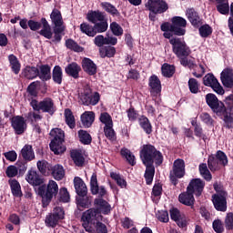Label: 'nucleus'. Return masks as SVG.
I'll list each match as a JSON object with an SVG mask.
<instances>
[{
	"mask_svg": "<svg viewBox=\"0 0 233 233\" xmlns=\"http://www.w3.org/2000/svg\"><path fill=\"white\" fill-rule=\"evenodd\" d=\"M140 158L145 167L154 165V163L157 167L163 164V154H161L156 147L150 144L142 147V149L140 150Z\"/></svg>",
	"mask_w": 233,
	"mask_h": 233,
	"instance_id": "1",
	"label": "nucleus"
},
{
	"mask_svg": "<svg viewBox=\"0 0 233 233\" xmlns=\"http://www.w3.org/2000/svg\"><path fill=\"white\" fill-rule=\"evenodd\" d=\"M81 220L85 230L92 232V225H96V221H103V215L98 208H91L82 214Z\"/></svg>",
	"mask_w": 233,
	"mask_h": 233,
	"instance_id": "2",
	"label": "nucleus"
},
{
	"mask_svg": "<svg viewBox=\"0 0 233 233\" xmlns=\"http://www.w3.org/2000/svg\"><path fill=\"white\" fill-rule=\"evenodd\" d=\"M50 19L52 24L54 25V36H53V43H60L63 36L61 34L65 32V25L63 22V15H61V11L58 9H53Z\"/></svg>",
	"mask_w": 233,
	"mask_h": 233,
	"instance_id": "3",
	"label": "nucleus"
},
{
	"mask_svg": "<svg viewBox=\"0 0 233 233\" xmlns=\"http://www.w3.org/2000/svg\"><path fill=\"white\" fill-rule=\"evenodd\" d=\"M206 103L211 108L212 112L217 114V116H223L225 117V120L228 119L230 116H228V113L227 112V106H225V104L219 99H218V96L212 93H208L206 95Z\"/></svg>",
	"mask_w": 233,
	"mask_h": 233,
	"instance_id": "4",
	"label": "nucleus"
},
{
	"mask_svg": "<svg viewBox=\"0 0 233 233\" xmlns=\"http://www.w3.org/2000/svg\"><path fill=\"white\" fill-rule=\"evenodd\" d=\"M57 192H59V186H57V182L54 180L48 182L47 188H46L45 186L38 188V194L42 198L43 205H48L55 196H57Z\"/></svg>",
	"mask_w": 233,
	"mask_h": 233,
	"instance_id": "5",
	"label": "nucleus"
},
{
	"mask_svg": "<svg viewBox=\"0 0 233 233\" xmlns=\"http://www.w3.org/2000/svg\"><path fill=\"white\" fill-rule=\"evenodd\" d=\"M169 43L172 45L173 54L176 55L178 59L188 57V56L192 54L190 47H188L187 43L181 38L172 37L169 39Z\"/></svg>",
	"mask_w": 233,
	"mask_h": 233,
	"instance_id": "6",
	"label": "nucleus"
},
{
	"mask_svg": "<svg viewBox=\"0 0 233 233\" xmlns=\"http://www.w3.org/2000/svg\"><path fill=\"white\" fill-rule=\"evenodd\" d=\"M30 106H32L33 110H35L36 112L42 111L46 114H50V116H54V113L56 112L54 100H52L50 97H46L40 102H38L36 99H32Z\"/></svg>",
	"mask_w": 233,
	"mask_h": 233,
	"instance_id": "7",
	"label": "nucleus"
},
{
	"mask_svg": "<svg viewBox=\"0 0 233 233\" xmlns=\"http://www.w3.org/2000/svg\"><path fill=\"white\" fill-rule=\"evenodd\" d=\"M214 188L217 194L213 195L212 202L216 208L219 212H227V192L220 190L218 183L214 184Z\"/></svg>",
	"mask_w": 233,
	"mask_h": 233,
	"instance_id": "8",
	"label": "nucleus"
},
{
	"mask_svg": "<svg viewBox=\"0 0 233 233\" xmlns=\"http://www.w3.org/2000/svg\"><path fill=\"white\" fill-rule=\"evenodd\" d=\"M185 176V160L177 159L173 163V169L170 172V181L175 186L177 185V179H181Z\"/></svg>",
	"mask_w": 233,
	"mask_h": 233,
	"instance_id": "9",
	"label": "nucleus"
},
{
	"mask_svg": "<svg viewBox=\"0 0 233 233\" xmlns=\"http://www.w3.org/2000/svg\"><path fill=\"white\" fill-rule=\"evenodd\" d=\"M64 218L65 210L61 207H56L54 208L53 213L46 217V227H56L59 220L64 219Z\"/></svg>",
	"mask_w": 233,
	"mask_h": 233,
	"instance_id": "10",
	"label": "nucleus"
},
{
	"mask_svg": "<svg viewBox=\"0 0 233 233\" xmlns=\"http://www.w3.org/2000/svg\"><path fill=\"white\" fill-rule=\"evenodd\" d=\"M146 8L154 14H165L168 10V4L165 0H147Z\"/></svg>",
	"mask_w": 233,
	"mask_h": 233,
	"instance_id": "11",
	"label": "nucleus"
},
{
	"mask_svg": "<svg viewBox=\"0 0 233 233\" xmlns=\"http://www.w3.org/2000/svg\"><path fill=\"white\" fill-rule=\"evenodd\" d=\"M203 83L205 86H210L216 94H218L219 96H223V94H225V89H223V86H221L218 78H216L212 74H207L203 77Z\"/></svg>",
	"mask_w": 233,
	"mask_h": 233,
	"instance_id": "12",
	"label": "nucleus"
},
{
	"mask_svg": "<svg viewBox=\"0 0 233 233\" xmlns=\"http://www.w3.org/2000/svg\"><path fill=\"white\" fill-rule=\"evenodd\" d=\"M171 30L176 35H185L187 30V20L181 16H175L172 18Z\"/></svg>",
	"mask_w": 233,
	"mask_h": 233,
	"instance_id": "13",
	"label": "nucleus"
},
{
	"mask_svg": "<svg viewBox=\"0 0 233 233\" xmlns=\"http://www.w3.org/2000/svg\"><path fill=\"white\" fill-rule=\"evenodd\" d=\"M205 188V181L201 178H193L190 180L187 190L191 194H195L197 198H199L201 194H203V190Z\"/></svg>",
	"mask_w": 233,
	"mask_h": 233,
	"instance_id": "14",
	"label": "nucleus"
},
{
	"mask_svg": "<svg viewBox=\"0 0 233 233\" xmlns=\"http://www.w3.org/2000/svg\"><path fill=\"white\" fill-rule=\"evenodd\" d=\"M80 99L83 105H92L93 106L99 103V93L96 92L92 95L91 89H86L84 93L81 95Z\"/></svg>",
	"mask_w": 233,
	"mask_h": 233,
	"instance_id": "15",
	"label": "nucleus"
},
{
	"mask_svg": "<svg viewBox=\"0 0 233 233\" xmlns=\"http://www.w3.org/2000/svg\"><path fill=\"white\" fill-rule=\"evenodd\" d=\"M11 124L15 134H17L18 136H20V134H23L25 130H26V121L23 116H14L11 119Z\"/></svg>",
	"mask_w": 233,
	"mask_h": 233,
	"instance_id": "16",
	"label": "nucleus"
},
{
	"mask_svg": "<svg viewBox=\"0 0 233 233\" xmlns=\"http://www.w3.org/2000/svg\"><path fill=\"white\" fill-rule=\"evenodd\" d=\"M25 180L33 187H39L40 185H43V177H41V175H39V173H37L35 169H30L27 172Z\"/></svg>",
	"mask_w": 233,
	"mask_h": 233,
	"instance_id": "17",
	"label": "nucleus"
},
{
	"mask_svg": "<svg viewBox=\"0 0 233 233\" xmlns=\"http://www.w3.org/2000/svg\"><path fill=\"white\" fill-rule=\"evenodd\" d=\"M90 187L91 194H93V196H97V194H99L101 198H103V196H106V189L105 188V187L102 186L99 187V185L97 184V175H92L90 180Z\"/></svg>",
	"mask_w": 233,
	"mask_h": 233,
	"instance_id": "18",
	"label": "nucleus"
},
{
	"mask_svg": "<svg viewBox=\"0 0 233 233\" xmlns=\"http://www.w3.org/2000/svg\"><path fill=\"white\" fill-rule=\"evenodd\" d=\"M170 218L173 221H176L177 225L181 228L187 226V217L181 215L177 208H172L170 210Z\"/></svg>",
	"mask_w": 233,
	"mask_h": 233,
	"instance_id": "19",
	"label": "nucleus"
},
{
	"mask_svg": "<svg viewBox=\"0 0 233 233\" xmlns=\"http://www.w3.org/2000/svg\"><path fill=\"white\" fill-rule=\"evenodd\" d=\"M74 186L76 192L78 196L85 198L86 196L88 189L86 188V184H85V181L81 179L79 177H76L74 178Z\"/></svg>",
	"mask_w": 233,
	"mask_h": 233,
	"instance_id": "20",
	"label": "nucleus"
},
{
	"mask_svg": "<svg viewBox=\"0 0 233 233\" xmlns=\"http://www.w3.org/2000/svg\"><path fill=\"white\" fill-rule=\"evenodd\" d=\"M82 67L84 72L88 74V76H96L97 74V66L94 63V61L89 58H84L82 61Z\"/></svg>",
	"mask_w": 233,
	"mask_h": 233,
	"instance_id": "21",
	"label": "nucleus"
},
{
	"mask_svg": "<svg viewBox=\"0 0 233 233\" xmlns=\"http://www.w3.org/2000/svg\"><path fill=\"white\" fill-rule=\"evenodd\" d=\"M41 23L42 29L39 31V35L46 37V39H52V37H54V29L52 31V27L46 18H41Z\"/></svg>",
	"mask_w": 233,
	"mask_h": 233,
	"instance_id": "22",
	"label": "nucleus"
},
{
	"mask_svg": "<svg viewBox=\"0 0 233 233\" xmlns=\"http://www.w3.org/2000/svg\"><path fill=\"white\" fill-rule=\"evenodd\" d=\"M221 81L226 88H233V70L224 69L221 73Z\"/></svg>",
	"mask_w": 233,
	"mask_h": 233,
	"instance_id": "23",
	"label": "nucleus"
},
{
	"mask_svg": "<svg viewBox=\"0 0 233 233\" xmlns=\"http://www.w3.org/2000/svg\"><path fill=\"white\" fill-rule=\"evenodd\" d=\"M186 15L193 26H199L201 25V18L195 8L187 9Z\"/></svg>",
	"mask_w": 233,
	"mask_h": 233,
	"instance_id": "24",
	"label": "nucleus"
},
{
	"mask_svg": "<svg viewBox=\"0 0 233 233\" xmlns=\"http://www.w3.org/2000/svg\"><path fill=\"white\" fill-rule=\"evenodd\" d=\"M149 88L151 94H161V80L157 76L153 75L149 77Z\"/></svg>",
	"mask_w": 233,
	"mask_h": 233,
	"instance_id": "25",
	"label": "nucleus"
},
{
	"mask_svg": "<svg viewBox=\"0 0 233 233\" xmlns=\"http://www.w3.org/2000/svg\"><path fill=\"white\" fill-rule=\"evenodd\" d=\"M86 19L89 23L96 25V23H100L106 19L105 13L101 11H89L86 15Z\"/></svg>",
	"mask_w": 233,
	"mask_h": 233,
	"instance_id": "26",
	"label": "nucleus"
},
{
	"mask_svg": "<svg viewBox=\"0 0 233 233\" xmlns=\"http://www.w3.org/2000/svg\"><path fill=\"white\" fill-rule=\"evenodd\" d=\"M96 208L99 210L100 214H110V210H112V207H110V204L106 202L103 198H96L94 201Z\"/></svg>",
	"mask_w": 233,
	"mask_h": 233,
	"instance_id": "27",
	"label": "nucleus"
},
{
	"mask_svg": "<svg viewBox=\"0 0 233 233\" xmlns=\"http://www.w3.org/2000/svg\"><path fill=\"white\" fill-rule=\"evenodd\" d=\"M66 74L74 77V79H77L79 77V73L81 72V66L77 65V63H71L65 68Z\"/></svg>",
	"mask_w": 233,
	"mask_h": 233,
	"instance_id": "28",
	"label": "nucleus"
},
{
	"mask_svg": "<svg viewBox=\"0 0 233 233\" xmlns=\"http://www.w3.org/2000/svg\"><path fill=\"white\" fill-rule=\"evenodd\" d=\"M63 143H65V140L51 141V143L49 144L50 149L56 156L64 154V152L66 150V147H65Z\"/></svg>",
	"mask_w": 233,
	"mask_h": 233,
	"instance_id": "29",
	"label": "nucleus"
},
{
	"mask_svg": "<svg viewBox=\"0 0 233 233\" xmlns=\"http://www.w3.org/2000/svg\"><path fill=\"white\" fill-rule=\"evenodd\" d=\"M36 167L43 176H50L52 174V165L46 160H39Z\"/></svg>",
	"mask_w": 233,
	"mask_h": 233,
	"instance_id": "30",
	"label": "nucleus"
},
{
	"mask_svg": "<svg viewBox=\"0 0 233 233\" xmlns=\"http://www.w3.org/2000/svg\"><path fill=\"white\" fill-rule=\"evenodd\" d=\"M94 119H96V115H94V112L92 111H86L81 116L82 125H84L86 128H90V127H92V123H94Z\"/></svg>",
	"mask_w": 233,
	"mask_h": 233,
	"instance_id": "31",
	"label": "nucleus"
},
{
	"mask_svg": "<svg viewBox=\"0 0 233 233\" xmlns=\"http://www.w3.org/2000/svg\"><path fill=\"white\" fill-rule=\"evenodd\" d=\"M178 201H180L183 205H187V207H192L195 201L194 194L187 190V192L179 195Z\"/></svg>",
	"mask_w": 233,
	"mask_h": 233,
	"instance_id": "32",
	"label": "nucleus"
},
{
	"mask_svg": "<svg viewBox=\"0 0 233 233\" xmlns=\"http://www.w3.org/2000/svg\"><path fill=\"white\" fill-rule=\"evenodd\" d=\"M22 76L25 79H35L39 76V69L35 66H26L23 69Z\"/></svg>",
	"mask_w": 233,
	"mask_h": 233,
	"instance_id": "33",
	"label": "nucleus"
},
{
	"mask_svg": "<svg viewBox=\"0 0 233 233\" xmlns=\"http://www.w3.org/2000/svg\"><path fill=\"white\" fill-rule=\"evenodd\" d=\"M21 156L25 161H32L35 157V154L34 153V148H32V146L25 145L21 149Z\"/></svg>",
	"mask_w": 233,
	"mask_h": 233,
	"instance_id": "34",
	"label": "nucleus"
},
{
	"mask_svg": "<svg viewBox=\"0 0 233 233\" xmlns=\"http://www.w3.org/2000/svg\"><path fill=\"white\" fill-rule=\"evenodd\" d=\"M37 76L41 81H48L52 78V75L50 74V67L48 65L40 66L38 69Z\"/></svg>",
	"mask_w": 233,
	"mask_h": 233,
	"instance_id": "35",
	"label": "nucleus"
},
{
	"mask_svg": "<svg viewBox=\"0 0 233 233\" xmlns=\"http://www.w3.org/2000/svg\"><path fill=\"white\" fill-rule=\"evenodd\" d=\"M51 174L56 181H61L65 177V168L63 166L56 164L51 167Z\"/></svg>",
	"mask_w": 233,
	"mask_h": 233,
	"instance_id": "36",
	"label": "nucleus"
},
{
	"mask_svg": "<svg viewBox=\"0 0 233 233\" xmlns=\"http://www.w3.org/2000/svg\"><path fill=\"white\" fill-rule=\"evenodd\" d=\"M217 10L222 15H227L230 12V5H228V0H216Z\"/></svg>",
	"mask_w": 233,
	"mask_h": 233,
	"instance_id": "37",
	"label": "nucleus"
},
{
	"mask_svg": "<svg viewBox=\"0 0 233 233\" xmlns=\"http://www.w3.org/2000/svg\"><path fill=\"white\" fill-rule=\"evenodd\" d=\"M71 158L76 167H83L85 165V157L83 153L77 150L71 151Z\"/></svg>",
	"mask_w": 233,
	"mask_h": 233,
	"instance_id": "38",
	"label": "nucleus"
},
{
	"mask_svg": "<svg viewBox=\"0 0 233 233\" xmlns=\"http://www.w3.org/2000/svg\"><path fill=\"white\" fill-rule=\"evenodd\" d=\"M8 61L10 63L11 70H13L14 74H19V72H21V63H19L17 56L15 55H9Z\"/></svg>",
	"mask_w": 233,
	"mask_h": 233,
	"instance_id": "39",
	"label": "nucleus"
},
{
	"mask_svg": "<svg viewBox=\"0 0 233 233\" xmlns=\"http://www.w3.org/2000/svg\"><path fill=\"white\" fill-rule=\"evenodd\" d=\"M121 157H125L127 161L131 165V167H134L136 165V156L132 154V151H130L127 147H123L120 151Z\"/></svg>",
	"mask_w": 233,
	"mask_h": 233,
	"instance_id": "40",
	"label": "nucleus"
},
{
	"mask_svg": "<svg viewBox=\"0 0 233 233\" xmlns=\"http://www.w3.org/2000/svg\"><path fill=\"white\" fill-rule=\"evenodd\" d=\"M80 30L82 34H86V35H88V37H96V29L94 25H91L87 23H83L80 25Z\"/></svg>",
	"mask_w": 233,
	"mask_h": 233,
	"instance_id": "41",
	"label": "nucleus"
},
{
	"mask_svg": "<svg viewBox=\"0 0 233 233\" xmlns=\"http://www.w3.org/2000/svg\"><path fill=\"white\" fill-rule=\"evenodd\" d=\"M100 6H102V8L107 12V14H110L111 15H113L114 17H117L119 15V11L117 10V8H116V6H114L112 4L108 3V2H102L100 4Z\"/></svg>",
	"mask_w": 233,
	"mask_h": 233,
	"instance_id": "42",
	"label": "nucleus"
},
{
	"mask_svg": "<svg viewBox=\"0 0 233 233\" xmlns=\"http://www.w3.org/2000/svg\"><path fill=\"white\" fill-rule=\"evenodd\" d=\"M154 174H156V167H154V164L146 166L145 178L147 185H152V181H154Z\"/></svg>",
	"mask_w": 233,
	"mask_h": 233,
	"instance_id": "43",
	"label": "nucleus"
},
{
	"mask_svg": "<svg viewBox=\"0 0 233 233\" xmlns=\"http://www.w3.org/2000/svg\"><path fill=\"white\" fill-rule=\"evenodd\" d=\"M53 81L56 83V85L63 83V69H61L59 66H56L53 69Z\"/></svg>",
	"mask_w": 233,
	"mask_h": 233,
	"instance_id": "44",
	"label": "nucleus"
},
{
	"mask_svg": "<svg viewBox=\"0 0 233 233\" xmlns=\"http://www.w3.org/2000/svg\"><path fill=\"white\" fill-rule=\"evenodd\" d=\"M65 117H66V123L67 127H69V128H76V117L74 116L72 110L68 108L66 109Z\"/></svg>",
	"mask_w": 233,
	"mask_h": 233,
	"instance_id": "45",
	"label": "nucleus"
},
{
	"mask_svg": "<svg viewBox=\"0 0 233 233\" xmlns=\"http://www.w3.org/2000/svg\"><path fill=\"white\" fill-rule=\"evenodd\" d=\"M96 35L97 34H103V32H106L108 30V22L106 19H104L100 22H96V24L94 25Z\"/></svg>",
	"mask_w": 233,
	"mask_h": 233,
	"instance_id": "46",
	"label": "nucleus"
},
{
	"mask_svg": "<svg viewBox=\"0 0 233 233\" xmlns=\"http://www.w3.org/2000/svg\"><path fill=\"white\" fill-rule=\"evenodd\" d=\"M66 46L68 50H72L73 52H83V50H85V48L80 46L79 44L73 39L66 40Z\"/></svg>",
	"mask_w": 233,
	"mask_h": 233,
	"instance_id": "47",
	"label": "nucleus"
},
{
	"mask_svg": "<svg viewBox=\"0 0 233 233\" xmlns=\"http://www.w3.org/2000/svg\"><path fill=\"white\" fill-rule=\"evenodd\" d=\"M79 141L82 142L83 145H90L92 143V137L90 134L85 130L78 131Z\"/></svg>",
	"mask_w": 233,
	"mask_h": 233,
	"instance_id": "48",
	"label": "nucleus"
},
{
	"mask_svg": "<svg viewBox=\"0 0 233 233\" xmlns=\"http://www.w3.org/2000/svg\"><path fill=\"white\" fill-rule=\"evenodd\" d=\"M110 177H112L114 181H116V185H118L120 188H127V180H125V178L121 175L111 172Z\"/></svg>",
	"mask_w": 233,
	"mask_h": 233,
	"instance_id": "49",
	"label": "nucleus"
},
{
	"mask_svg": "<svg viewBox=\"0 0 233 233\" xmlns=\"http://www.w3.org/2000/svg\"><path fill=\"white\" fill-rule=\"evenodd\" d=\"M139 122L141 128H143L146 134H152V124H150V120L147 116H142Z\"/></svg>",
	"mask_w": 233,
	"mask_h": 233,
	"instance_id": "50",
	"label": "nucleus"
},
{
	"mask_svg": "<svg viewBox=\"0 0 233 233\" xmlns=\"http://www.w3.org/2000/svg\"><path fill=\"white\" fill-rule=\"evenodd\" d=\"M50 136H52V141H65V131L60 128H54L50 132Z\"/></svg>",
	"mask_w": 233,
	"mask_h": 233,
	"instance_id": "51",
	"label": "nucleus"
},
{
	"mask_svg": "<svg viewBox=\"0 0 233 233\" xmlns=\"http://www.w3.org/2000/svg\"><path fill=\"white\" fill-rule=\"evenodd\" d=\"M161 71L164 77H172L176 72V67L168 64H164L161 67Z\"/></svg>",
	"mask_w": 233,
	"mask_h": 233,
	"instance_id": "52",
	"label": "nucleus"
},
{
	"mask_svg": "<svg viewBox=\"0 0 233 233\" xmlns=\"http://www.w3.org/2000/svg\"><path fill=\"white\" fill-rule=\"evenodd\" d=\"M9 185L11 187L13 196L19 198V196H21V185H19V182L13 179L9 181Z\"/></svg>",
	"mask_w": 233,
	"mask_h": 233,
	"instance_id": "53",
	"label": "nucleus"
},
{
	"mask_svg": "<svg viewBox=\"0 0 233 233\" xmlns=\"http://www.w3.org/2000/svg\"><path fill=\"white\" fill-rule=\"evenodd\" d=\"M199 172L202 177L206 179V181H210L212 179V174H210L207 164L199 165Z\"/></svg>",
	"mask_w": 233,
	"mask_h": 233,
	"instance_id": "54",
	"label": "nucleus"
},
{
	"mask_svg": "<svg viewBox=\"0 0 233 233\" xmlns=\"http://www.w3.org/2000/svg\"><path fill=\"white\" fill-rule=\"evenodd\" d=\"M99 119L101 123L105 125V127H114V122L112 121V116L110 114L106 112L101 113Z\"/></svg>",
	"mask_w": 233,
	"mask_h": 233,
	"instance_id": "55",
	"label": "nucleus"
},
{
	"mask_svg": "<svg viewBox=\"0 0 233 233\" xmlns=\"http://www.w3.org/2000/svg\"><path fill=\"white\" fill-rule=\"evenodd\" d=\"M114 56H116V47L114 46H107L100 50L101 57H114Z\"/></svg>",
	"mask_w": 233,
	"mask_h": 233,
	"instance_id": "56",
	"label": "nucleus"
},
{
	"mask_svg": "<svg viewBox=\"0 0 233 233\" xmlns=\"http://www.w3.org/2000/svg\"><path fill=\"white\" fill-rule=\"evenodd\" d=\"M76 205L78 210H83V208H88L90 207V200L88 198L80 197L76 199Z\"/></svg>",
	"mask_w": 233,
	"mask_h": 233,
	"instance_id": "57",
	"label": "nucleus"
},
{
	"mask_svg": "<svg viewBox=\"0 0 233 233\" xmlns=\"http://www.w3.org/2000/svg\"><path fill=\"white\" fill-rule=\"evenodd\" d=\"M59 201L62 203H68L70 201V193L66 187H62L59 190Z\"/></svg>",
	"mask_w": 233,
	"mask_h": 233,
	"instance_id": "58",
	"label": "nucleus"
},
{
	"mask_svg": "<svg viewBox=\"0 0 233 233\" xmlns=\"http://www.w3.org/2000/svg\"><path fill=\"white\" fill-rule=\"evenodd\" d=\"M188 88L191 94H198L199 92V83L196 78H190L188 80Z\"/></svg>",
	"mask_w": 233,
	"mask_h": 233,
	"instance_id": "59",
	"label": "nucleus"
},
{
	"mask_svg": "<svg viewBox=\"0 0 233 233\" xmlns=\"http://www.w3.org/2000/svg\"><path fill=\"white\" fill-rule=\"evenodd\" d=\"M37 86H39V81L32 82L28 87L27 92L32 97H37Z\"/></svg>",
	"mask_w": 233,
	"mask_h": 233,
	"instance_id": "60",
	"label": "nucleus"
},
{
	"mask_svg": "<svg viewBox=\"0 0 233 233\" xmlns=\"http://www.w3.org/2000/svg\"><path fill=\"white\" fill-rule=\"evenodd\" d=\"M110 30L113 32L114 35H123V27H121V25L116 22H112L110 24Z\"/></svg>",
	"mask_w": 233,
	"mask_h": 233,
	"instance_id": "61",
	"label": "nucleus"
},
{
	"mask_svg": "<svg viewBox=\"0 0 233 233\" xmlns=\"http://www.w3.org/2000/svg\"><path fill=\"white\" fill-rule=\"evenodd\" d=\"M199 34L201 37H208L212 34V27L208 25H204L199 27Z\"/></svg>",
	"mask_w": 233,
	"mask_h": 233,
	"instance_id": "62",
	"label": "nucleus"
},
{
	"mask_svg": "<svg viewBox=\"0 0 233 233\" xmlns=\"http://www.w3.org/2000/svg\"><path fill=\"white\" fill-rule=\"evenodd\" d=\"M215 158H217L218 163L220 165H223V167H225L228 163V158H227V155H225L223 151H218Z\"/></svg>",
	"mask_w": 233,
	"mask_h": 233,
	"instance_id": "63",
	"label": "nucleus"
},
{
	"mask_svg": "<svg viewBox=\"0 0 233 233\" xmlns=\"http://www.w3.org/2000/svg\"><path fill=\"white\" fill-rule=\"evenodd\" d=\"M96 233H108V229L106 228V225L102 223L101 221H96L93 224Z\"/></svg>",
	"mask_w": 233,
	"mask_h": 233,
	"instance_id": "64",
	"label": "nucleus"
}]
</instances>
